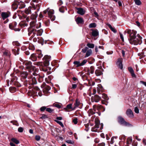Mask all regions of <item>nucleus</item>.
I'll use <instances>...</instances> for the list:
<instances>
[{
    "instance_id": "obj_1",
    "label": "nucleus",
    "mask_w": 146,
    "mask_h": 146,
    "mask_svg": "<svg viewBox=\"0 0 146 146\" xmlns=\"http://www.w3.org/2000/svg\"><path fill=\"white\" fill-rule=\"evenodd\" d=\"M127 33L130 34V38L129 39V40L131 44L137 45L141 44L142 42V38L139 34H137V36H136V31L134 30L131 31L129 30H128Z\"/></svg>"
},
{
    "instance_id": "obj_2",
    "label": "nucleus",
    "mask_w": 146,
    "mask_h": 146,
    "mask_svg": "<svg viewBox=\"0 0 146 146\" xmlns=\"http://www.w3.org/2000/svg\"><path fill=\"white\" fill-rule=\"evenodd\" d=\"M43 60L44 61L43 63L42 62H37L34 63L35 65H37L40 66V69L44 72H46L48 70L47 67L49 64V61L51 60V57L50 56L45 55Z\"/></svg>"
},
{
    "instance_id": "obj_3",
    "label": "nucleus",
    "mask_w": 146,
    "mask_h": 146,
    "mask_svg": "<svg viewBox=\"0 0 146 146\" xmlns=\"http://www.w3.org/2000/svg\"><path fill=\"white\" fill-rule=\"evenodd\" d=\"M118 122L121 124L125 126H129L131 125L129 123L125 121L124 118L121 116H119L118 117Z\"/></svg>"
},
{
    "instance_id": "obj_4",
    "label": "nucleus",
    "mask_w": 146,
    "mask_h": 146,
    "mask_svg": "<svg viewBox=\"0 0 146 146\" xmlns=\"http://www.w3.org/2000/svg\"><path fill=\"white\" fill-rule=\"evenodd\" d=\"M36 30L33 28H30L28 29V35L31 37H34L36 33Z\"/></svg>"
},
{
    "instance_id": "obj_5",
    "label": "nucleus",
    "mask_w": 146,
    "mask_h": 146,
    "mask_svg": "<svg viewBox=\"0 0 146 146\" xmlns=\"http://www.w3.org/2000/svg\"><path fill=\"white\" fill-rule=\"evenodd\" d=\"M87 62L86 60H84L81 62L79 61H75L74 62V64L76 65V67H79L84 65Z\"/></svg>"
},
{
    "instance_id": "obj_6",
    "label": "nucleus",
    "mask_w": 146,
    "mask_h": 146,
    "mask_svg": "<svg viewBox=\"0 0 146 146\" xmlns=\"http://www.w3.org/2000/svg\"><path fill=\"white\" fill-rule=\"evenodd\" d=\"M48 14L49 18L52 21H54L55 19V17L53 15L54 11L52 10H49L48 11Z\"/></svg>"
},
{
    "instance_id": "obj_7",
    "label": "nucleus",
    "mask_w": 146,
    "mask_h": 146,
    "mask_svg": "<svg viewBox=\"0 0 146 146\" xmlns=\"http://www.w3.org/2000/svg\"><path fill=\"white\" fill-rule=\"evenodd\" d=\"M101 98V97L97 95H96L93 96H92L91 100L92 102H98L100 101Z\"/></svg>"
},
{
    "instance_id": "obj_8",
    "label": "nucleus",
    "mask_w": 146,
    "mask_h": 146,
    "mask_svg": "<svg viewBox=\"0 0 146 146\" xmlns=\"http://www.w3.org/2000/svg\"><path fill=\"white\" fill-rule=\"evenodd\" d=\"M26 66V68L27 69H34V67H33L32 65V63L30 61H25L24 62Z\"/></svg>"
},
{
    "instance_id": "obj_9",
    "label": "nucleus",
    "mask_w": 146,
    "mask_h": 146,
    "mask_svg": "<svg viewBox=\"0 0 146 146\" xmlns=\"http://www.w3.org/2000/svg\"><path fill=\"white\" fill-rule=\"evenodd\" d=\"M10 14L9 12H3L1 13V16L2 19L4 20L9 17Z\"/></svg>"
},
{
    "instance_id": "obj_10",
    "label": "nucleus",
    "mask_w": 146,
    "mask_h": 146,
    "mask_svg": "<svg viewBox=\"0 0 146 146\" xmlns=\"http://www.w3.org/2000/svg\"><path fill=\"white\" fill-rule=\"evenodd\" d=\"M116 64L118 67L121 70L123 68V66L122 64L121 59V58H119L116 63Z\"/></svg>"
},
{
    "instance_id": "obj_11",
    "label": "nucleus",
    "mask_w": 146,
    "mask_h": 146,
    "mask_svg": "<svg viewBox=\"0 0 146 146\" xmlns=\"http://www.w3.org/2000/svg\"><path fill=\"white\" fill-rule=\"evenodd\" d=\"M96 124L95 126V128H92V131L93 132H96L97 131V129H96V128H98L99 127V126L100 125V124L99 122L98 121H95Z\"/></svg>"
},
{
    "instance_id": "obj_12",
    "label": "nucleus",
    "mask_w": 146,
    "mask_h": 146,
    "mask_svg": "<svg viewBox=\"0 0 146 146\" xmlns=\"http://www.w3.org/2000/svg\"><path fill=\"white\" fill-rule=\"evenodd\" d=\"M126 113L127 116L129 117H132L133 116V112L130 109H128L127 110Z\"/></svg>"
},
{
    "instance_id": "obj_13",
    "label": "nucleus",
    "mask_w": 146,
    "mask_h": 146,
    "mask_svg": "<svg viewBox=\"0 0 146 146\" xmlns=\"http://www.w3.org/2000/svg\"><path fill=\"white\" fill-rule=\"evenodd\" d=\"M77 13L81 15H83L84 14L85 12V11L82 8H77Z\"/></svg>"
},
{
    "instance_id": "obj_14",
    "label": "nucleus",
    "mask_w": 146,
    "mask_h": 146,
    "mask_svg": "<svg viewBox=\"0 0 146 146\" xmlns=\"http://www.w3.org/2000/svg\"><path fill=\"white\" fill-rule=\"evenodd\" d=\"M103 106L101 105H94L93 106V108L94 111H96V110H99L100 109L103 108Z\"/></svg>"
},
{
    "instance_id": "obj_15",
    "label": "nucleus",
    "mask_w": 146,
    "mask_h": 146,
    "mask_svg": "<svg viewBox=\"0 0 146 146\" xmlns=\"http://www.w3.org/2000/svg\"><path fill=\"white\" fill-rule=\"evenodd\" d=\"M95 73L96 76H98L101 75L102 74V70L100 69H97L95 71Z\"/></svg>"
},
{
    "instance_id": "obj_16",
    "label": "nucleus",
    "mask_w": 146,
    "mask_h": 146,
    "mask_svg": "<svg viewBox=\"0 0 146 146\" xmlns=\"http://www.w3.org/2000/svg\"><path fill=\"white\" fill-rule=\"evenodd\" d=\"M99 35V32L97 30H92V35L94 36H96Z\"/></svg>"
},
{
    "instance_id": "obj_17",
    "label": "nucleus",
    "mask_w": 146,
    "mask_h": 146,
    "mask_svg": "<svg viewBox=\"0 0 146 146\" xmlns=\"http://www.w3.org/2000/svg\"><path fill=\"white\" fill-rule=\"evenodd\" d=\"M30 59L33 61H35L36 60L37 58L36 55L35 54H32L30 57Z\"/></svg>"
},
{
    "instance_id": "obj_18",
    "label": "nucleus",
    "mask_w": 146,
    "mask_h": 146,
    "mask_svg": "<svg viewBox=\"0 0 146 146\" xmlns=\"http://www.w3.org/2000/svg\"><path fill=\"white\" fill-rule=\"evenodd\" d=\"M92 53V51L91 49H90L87 51L85 56V57H87L90 56Z\"/></svg>"
},
{
    "instance_id": "obj_19",
    "label": "nucleus",
    "mask_w": 146,
    "mask_h": 146,
    "mask_svg": "<svg viewBox=\"0 0 146 146\" xmlns=\"http://www.w3.org/2000/svg\"><path fill=\"white\" fill-rule=\"evenodd\" d=\"M36 20L32 21L30 23L31 28H34L35 25L36 24Z\"/></svg>"
},
{
    "instance_id": "obj_20",
    "label": "nucleus",
    "mask_w": 146,
    "mask_h": 146,
    "mask_svg": "<svg viewBox=\"0 0 146 146\" xmlns=\"http://www.w3.org/2000/svg\"><path fill=\"white\" fill-rule=\"evenodd\" d=\"M77 23H82L83 22V20L82 18L80 17H78L76 20Z\"/></svg>"
},
{
    "instance_id": "obj_21",
    "label": "nucleus",
    "mask_w": 146,
    "mask_h": 146,
    "mask_svg": "<svg viewBox=\"0 0 146 146\" xmlns=\"http://www.w3.org/2000/svg\"><path fill=\"white\" fill-rule=\"evenodd\" d=\"M108 25L113 33H115L117 32V30L114 28H113L110 24H108Z\"/></svg>"
},
{
    "instance_id": "obj_22",
    "label": "nucleus",
    "mask_w": 146,
    "mask_h": 146,
    "mask_svg": "<svg viewBox=\"0 0 146 146\" xmlns=\"http://www.w3.org/2000/svg\"><path fill=\"white\" fill-rule=\"evenodd\" d=\"M94 69L93 66H91L88 69V72L89 73L93 74L94 72Z\"/></svg>"
},
{
    "instance_id": "obj_23",
    "label": "nucleus",
    "mask_w": 146,
    "mask_h": 146,
    "mask_svg": "<svg viewBox=\"0 0 146 146\" xmlns=\"http://www.w3.org/2000/svg\"><path fill=\"white\" fill-rule=\"evenodd\" d=\"M9 90L10 92L12 93H14L16 91V88L14 87H10L9 88Z\"/></svg>"
},
{
    "instance_id": "obj_24",
    "label": "nucleus",
    "mask_w": 146,
    "mask_h": 146,
    "mask_svg": "<svg viewBox=\"0 0 146 146\" xmlns=\"http://www.w3.org/2000/svg\"><path fill=\"white\" fill-rule=\"evenodd\" d=\"M80 102L78 100L76 99V102L74 104L75 105L74 108H76V107H78L80 105Z\"/></svg>"
},
{
    "instance_id": "obj_25",
    "label": "nucleus",
    "mask_w": 146,
    "mask_h": 146,
    "mask_svg": "<svg viewBox=\"0 0 146 146\" xmlns=\"http://www.w3.org/2000/svg\"><path fill=\"white\" fill-rule=\"evenodd\" d=\"M19 4L17 3H14L12 5V7L14 9H16L18 7Z\"/></svg>"
},
{
    "instance_id": "obj_26",
    "label": "nucleus",
    "mask_w": 146,
    "mask_h": 146,
    "mask_svg": "<svg viewBox=\"0 0 146 146\" xmlns=\"http://www.w3.org/2000/svg\"><path fill=\"white\" fill-rule=\"evenodd\" d=\"M11 140L12 141L15 143L17 144L19 143V141L15 138H12L11 139Z\"/></svg>"
},
{
    "instance_id": "obj_27",
    "label": "nucleus",
    "mask_w": 146,
    "mask_h": 146,
    "mask_svg": "<svg viewBox=\"0 0 146 146\" xmlns=\"http://www.w3.org/2000/svg\"><path fill=\"white\" fill-rule=\"evenodd\" d=\"M89 114V115L90 116L91 115L94 114L95 113V112L93 111L92 109L89 110L88 111Z\"/></svg>"
},
{
    "instance_id": "obj_28",
    "label": "nucleus",
    "mask_w": 146,
    "mask_h": 146,
    "mask_svg": "<svg viewBox=\"0 0 146 146\" xmlns=\"http://www.w3.org/2000/svg\"><path fill=\"white\" fill-rule=\"evenodd\" d=\"M37 32L38 34L37 35H38L39 36H41L42 33L43 32V30L42 29H40L39 30H36V33Z\"/></svg>"
},
{
    "instance_id": "obj_29",
    "label": "nucleus",
    "mask_w": 146,
    "mask_h": 146,
    "mask_svg": "<svg viewBox=\"0 0 146 146\" xmlns=\"http://www.w3.org/2000/svg\"><path fill=\"white\" fill-rule=\"evenodd\" d=\"M102 97L104 99L108 100V97L107 96L104 94H103L102 95Z\"/></svg>"
},
{
    "instance_id": "obj_30",
    "label": "nucleus",
    "mask_w": 146,
    "mask_h": 146,
    "mask_svg": "<svg viewBox=\"0 0 146 146\" xmlns=\"http://www.w3.org/2000/svg\"><path fill=\"white\" fill-rule=\"evenodd\" d=\"M135 4L137 5H139L141 4V3L140 0H134Z\"/></svg>"
},
{
    "instance_id": "obj_31",
    "label": "nucleus",
    "mask_w": 146,
    "mask_h": 146,
    "mask_svg": "<svg viewBox=\"0 0 146 146\" xmlns=\"http://www.w3.org/2000/svg\"><path fill=\"white\" fill-rule=\"evenodd\" d=\"M96 27V24L95 23H92L90 24L89 26L90 28L95 27Z\"/></svg>"
},
{
    "instance_id": "obj_32",
    "label": "nucleus",
    "mask_w": 146,
    "mask_h": 146,
    "mask_svg": "<svg viewBox=\"0 0 146 146\" xmlns=\"http://www.w3.org/2000/svg\"><path fill=\"white\" fill-rule=\"evenodd\" d=\"M41 25V23H38L36 24V25H35L34 28L35 29H36L35 28L38 29L40 27Z\"/></svg>"
},
{
    "instance_id": "obj_33",
    "label": "nucleus",
    "mask_w": 146,
    "mask_h": 146,
    "mask_svg": "<svg viewBox=\"0 0 146 146\" xmlns=\"http://www.w3.org/2000/svg\"><path fill=\"white\" fill-rule=\"evenodd\" d=\"M87 46L90 48H93L94 47V45L93 44L88 43L87 45Z\"/></svg>"
},
{
    "instance_id": "obj_34",
    "label": "nucleus",
    "mask_w": 146,
    "mask_h": 146,
    "mask_svg": "<svg viewBox=\"0 0 146 146\" xmlns=\"http://www.w3.org/2000/svg\"><path fill=\"white\" fill-rule=\"evenodd\" d=\"M46 111L50 113H52L54 111V110L50 108H48L46 109Z\"/></svg>"
},
{
    "instance_id": "obj_35",
    "label": "nucleus",
    "mask_w": 146,
    "mask_h": 146,
    "mask_svg": "<svg viewBox=\"0 0 146 146\" xmlns=\"http://www.w3.org/2000/svg\"><path fill=\"white\" fill-rule=\"evenodd\" d=\"M117 138V137H112V138L111 139V141L110 142L111 143V144H113L114 141V139H116Z\"/></svg>"
},
{
    "instance_id": "obj_36",
    "label": "nucleus",
    "mask_w": 146,
    "mask_h": 146,
    "mask_svg": "<svg viewBox=\"0 0 146 146\" xmlns=\"http://www.w3.org/2000/svg\"><path fill=\"white\" fill-rule=\"evenodd\" d=\"M32 80L33 82V84H36L37 83V82L36 81V78L35 77H33Z\"/></svg>"
},
{
    "instance_id": "obj_37",
    "label": "nucleus",
    "mask_w": 146,
    "mask_h": 146,
    "mask_svg": "<svg viewBox=\"0 0 146 146\" xmlns=\"http://www.w3.org/2000/svg\"><path fill=\"white\" fill-rule=\"evenodd\" d=\"M55 121L58 123L61 126L63 127H64L63 124L62 122L58 120H55Z\"/></svg>"
},
{
    "instance_id": "obj_38",
    "label": "nucleus",
    "mask_w": 146,
    "mask_h": 146,
    "mask_svg": "<svg viewBox=\"0 0 146 146\" xmlns=\"http://www.w3.org/2000/svg\"><path fill=\"white\" fill-rule=\"evenodd\" d=\"M36 17L37 16L36 15L33 14L32 15L31 17V19H33L34 20H35V19Z\"/></svg>"
},
{
    "instance_id": "obj_39",
    "label": "nucleus",
    "mask_w": 146,
    "mask_h": 146,
    "mask_svg": "<svg viewBox=\"0 0 146 146\" xmlns=\"http://www.w3.org/2000/svg\"><path fill=\"white\" fill-rule=\"evenodd\" d=\"M66 142L68 143L73 144L74 143V141L70 140H66Z\"/></svg>"
},
{
    "instance_id": "obj_40",
    "label": "nucleus",
    "mask_w": 146,
    "mask_h": 146,
    "mask_svg": "<svg viewBox=\"0 0 146 146\" xmlns=\"http://www.w3.org/2000/svg\"><path fill=\"white\" fill-rule=\"evenodd\" d=\"M3 54L5 56H8L9 54V52L8 50H6L3 52Z\"/></svg>"
},
{
    "instance_id": "obj_41",
    "label": "nucleus",
    "mask_w": 146,
    "mask_h": 146,
    "mask_svg": "<svg viewBox=\"0 0 146 146\" xmlns=\"http://www.w3.org/2000/svg\"><path fill=\"white\" fill-rule=\"evenodd\" d=\"M23 130V128L22 127H19L18 129V131L19 132H22Z\"/></svg>"
},
{
    "instance_id": "obj_42",
    "label": "nucleus",
    "mask_w": 146,
    "mask_h": 146,
    "mask_svg": "<svg viewBox=\"0 0 146 146\" xmlns=\"http://www.w3.org/2000/svg\"><path fill=\"white\" fill-rule=\"evenodd\" d=\"M47 118L48 117L47 115L45 114H43L42 115V116L40 117V118L42 119H44Z\"/></svg>"
},
{
    "instance_id": "obj_43",
    "label": "nucleus",
    "mask_w": 146,
    "mask_h": 146,
    "mask_svg": "<svg viewBox=\"0 0 146 146\" xmlns=\"http://www.w3.org/2000/svg\"><path fill=\"white\" fill-rule=\"evenodd\" d=\"M134 111H135V112L137 113H139V110L138 109V108L137 107H135V108Z\"/></svg>"
},
{
    "instance_id": "obj_44",
    "label": "nucleus",
    "mask_w": 146,
    "mask_h": 146,
    "mask_svg": "<svg viewBox=\"0 0 146 146\" xmlns=\"http://www.w3.org/2000/svg\"><path fill=\"white\" fill-rule=\"evenodd\" d=\"M78 119L77 118H76L74 119L73 120V122L75 124H76L77 123Z\"/></svg>"
},
{
    "instance_id": "obj_45",
    "label": "nucleus",
    "mask_w": 146,
    "mask_h": 146,
    "mask_svg": "<svg viewBox=\"0 0 146 146\" xmlns=\"http://www.w3.org/2000/svg\"><path fill=\"white\" fill-rule=\"evenodd\" d=\"M88 49V48L87 47H86L85 48H84L82 49V52L83 53H85L86 52Z\"/></svg>"
},
{
    "instance_id": "obj_46",
    "label": "nucleus",
    "mask_w": 146,
    "mask_h": 146,
    "mask_svg": "<svg viewBox=\"0 0 146 146\" xmlns=\"http://www.w3.org/2000/svg\"><path fill=\"white\" fill-rule=\"evenodd\" d=\"M47 108H46V107L45 106H42V107H41L40 108V110L41 111H44L45 110H46V109Z\"/></svg>"
},
{
    "instance_id": "obj_47",
    "label": "nucleus",
    "mask_w": 146,
    "mask_h": 146,
    "mask_svg": "<svg viewBox=\"0 0 146 146\" xmlns=\"http://www.w3.org/2000/svg\"><path fill=\"white\" fill-rule=\"evenodd\" d=\"M53 105L54 106L57 107L58 108H61V106L58 104H54Z\"/></svg>"
},
{
    "instance_id": "obj_48",
    "label": "nucleus",
    "mask_w": 146,
    "mask_h": 146,
    "mask_svg": "<svg viewBox=\"0 0 146 146\" xmlns=\"http://www.w3.org/2000/svg\"><path fill=\"white\" fill-rule=\"evenodd\" d=\"M128 70H129V72H130V73L134 72V71H133V68L131 67H129Z\"/></svg>"
},
{
    "instance_id": "obj_49",
    "label": "nucleus",
    "mask_w": 146,
    "mask_h": 146,
    "mask_svg": "<svg viewBox=\"0 0 146 146\" xmlns=\"http://www.w3.org/2000/svg\"><path fill=\"white\" fill-rule=\"evenodd\" d=\"M72 104H70L68 105L67 106V108L68 109H70L72 108Z\"/></svg>"
},
{
    "instance_id": "obj_50",
    "label": "nucleus",
    "mask_w": 146,
    "mask_h": 146,
    "mask_svg": "<svg viewBox=\"0 0 146 146\" xmlns=\"http://www.w3.org/2000/svg\"><path fill=\"white\" fill-rule=\"evenodd\" d=\"M64 7H62L60 8L59 9V10L62 13H64V11L63 9Z\"/></svg>"
},
{
    "instance_id": "obj_51",
    "label": "nucleus",
    "mask_w": 146,
    "mask_h": 146,
    "mask_svg": "<svg viewBox=\"0 0 146 146\" xmlns=\"http://www.w3.org/2000/svg\"><path fill=\"white\" fill-rule=\"evenodd\" d=\"M131 76H132V77L136 78V76L135 75V74L134 73V72H132L131 73Z\"/></svg>"
},
{
    "instance_id": "obj_52",
    "label": "nucleus",
    "mask_w": 146,
    "mask_h": 146,
    "mask_svg": "<svg viewBox=\"0 0 146 146\" xmlns=\"http://www.w3.org/2000/svg\"><path fill=\"white\" fill-rule=\"evenodd\" d=\"M40 139V137L38 135H36L35 137V139L37 141H39Z\"/></svg>"
},
{
    "instance_id": "obj_53",
    "label": "nucleus",
    "mask_w": 146,
    "mask_h": 146,
    "mask_svg": "<svg viewBox=\"0 0 146 146\" xmlns=\"http://www.w3.org/2000/svg\"><path fill=\"white\" fill-rule=\"evenodd\" d=\"M58 4L59 6L63 4L62 1L61 0H59L58 1Z\"/></svg>"
},
{
    "instance_id": "obj_54",
    "label": "nucleus",
    "mask_w": 146,
    "mask_h": 146,
    "mask_svg": "<svg viewBox=\"0 0 146 146\" xmlns=\"http://www.w3.org/2000/svg\"><path fill=\"white\" fill-rule=\"evenodd\" d=\"M120 37L122 41H124V38H123V35L121 33H120Z\"/></svg>"
},
{
    "instance_id": "obj_55",
    "label": "nucleus",
    "mask_w": 146,
    "mask_h": 146,
    "mask_svg": "<svg viewBox=\"0 0 146 146\" xmlns=\"http://www.w3.org/2000/svg\"><path fill=\"white\" fill-rule=\"evenodd\" d=\"M77 86V85L76 84H72V88L73 89H75L76 88Z\"/></svg>"
},
{
    "instance_id": "obj_56",
    "label": "nucleus",
    "mask_w": 146,
    "mask_h": 146,
    "mask_svg": "<svg viewBox=\"0 0 146 146\" xmlns=\"http://www.w3.org/2000/svg\"><path fill=\"white\" fill-rule=\"evenodd\" d=\"M49 10V8H48L46 10L43 11V13L44 14H46V13L48 11V10Z\"/></svg>"
},
{
    "instance_id": "obj_57",
    "label": "nucleus",
    "mask_w": 146,
    "mask_h": 146,
    "mask_svg": "<svg viewBox=\"0 0 146 146\" xmlns=\"http://www.w3.org/2000/svg\"><path fill=\"white\" fill-rule=\"evenodd\" d=\"M98 146H105V144L104 143H102L99 144Z\"/></svg>"
},
{
    "instance_id": "obj_58",
    "label": "nucleus",
    "mask_w": 146,
    "mask_h": 146,
    "mask_svg": "<svg viewBox=\"0 0 146 146\" xmlns=\"http://www.w3.org/2000/svg\"><path fill=\"white\" fill-rule=\"evenodd\" d=\"M42 56L43 55L41 53H40L38 55V58H41L42 57Z\"/></svg>"
},
{
    "instance_id": "obj_59",
    "label": "nucleus",
    "mask_w": 146,
    "mask_h": 146,
    "mask_svg": "<svg viewBox=\"0 0 146 146\" xmlns=\"http://www.w3.org/2000/svg\"><path fill=\"white\" fill-rule=\"evenodd\" d=\"M94 142L96 143H97L99 142V139L98 138H96L94 140Z\"/></svg>"
},
{
    "instance_id": "obj_60",
    "label": "nucleus",
    "mask_w": 146,
    "mask_h": 146,
    "mask_svg": "<svg viewBox=\"0 0 146 146\" xmlns=\"http://www.w3.org/2000/svg\"><path fill=\"white\" fill-rule=\"evenodd\" d=\"M140 82L146 86V82H144L143 81H141Z\"/></svg>"
},
{
    "instance_id": "obj_61",
    "label": "nucleus",
    "mask_w": 146,
    "mask_h": 146,
    "mask_svg": "<svg viewBox=\"0 0 146 146\" xmlns=\"http://www.w3.org/2000/svg\"><path fill=\"white\" fill-rule=\"evenodd\" d=\"M56 119L58 120H61L62 119V118L60 117H56Z\"/></svg>"
},
{
    "instance_id": "obj_62",
    "label": "nucleus",
    "mask_w": 146,
    "mask_h": 146,
    "mask_svg": "<svg viewBox=\"0 0 146 146\" xmlns=\"http://www.w3.org/2000/svg\"><path fill=\"white\" fill-rule=\"evenodd\" d=\"M122 56L123 57L125 55V52L123 50H122L121 51Z\"/></svg>"
},
{
    "instance_id": "obj_63",
    "label": "nucleus",
    "mask_w": 146,
    "mask_h": 146,
    "mask_svg": "<svg viewBox=\"0 0 146 146\" xmlns=\"http://www.w3.org/2000/svg\"><path fill=\"white\" fill-rule=\"evenodd\" d=\"M23 74H25V76H24L26 78L28 75L27 72H24Z\"/></svg>"
},
{
    "instance_id": "obj_64",
    "label": "nucleus",
    "mask_w": 146,
    "mask_h": 146,
    "mask_svg": "<svg viewBox=\"0 0 146 146\" xmlns=\"http://www.w3.org/2000/svg\"><path fill=\"white\" fill-rule=\"evenodd\" d=\"M143 142L145 145H146V139H143Z\"/></svg>"
}]
</instances>
